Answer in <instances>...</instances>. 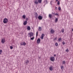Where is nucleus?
<instances>
[{
  "label": "nucleus",
  "mask_w": 73,
  "mask_h": 73,
  "mask_svg": "<svg viewBox=\"0 0 73 73\" xmlns=\"http://www.w3.org/2000/svg\"><path fill=\"white\" fill-rule=\"evenodd\" d=\"M40 41H41V40H40V39L38 38L37 40V43H38V44L40 43Z\"/></svg>",
  "instance_id": "f8f14e48"
},
{
  "label": "nucleus",
  "mask_w": 73,
  "mask_h": 73,
  "mask_svg": "<svg viewBox=\"0 0 73 73\" xmlns=\"http://www.w3.org/2000/svg\"><path fill=\"white\" fill-rule=\"evenodd\" d=\"M51 33H52V34H53L54 33V32H55V31L54 30H53V29H52L50 31Z\"/></svg>",
  "instance_id": "1a4fd4ad"
},
{
  "label": "nucleus",
  "mask_w": 73,
  "mask_h": 73,
  "mask_svg": "<svg viewBox=\"0 0 73 73\" xmlns=\"http://www.w3.org/2000/svg\"><path fill=\"white\" fill-rule=\"evenodd\" d=\"M54 56H56V55L54 54Z\"/></svg>",
  "instance_id": "ea45409f"
},
{
  "label": "nucleus",
  "mask_w": 73,
  "mask_h": 73,
  "mask_svg": "<svg viewBox=\"0 0 73 73\" xmlns=\"http://www.w3.org/2000/svg\"><path fill=\"white\" fill-rule=\"evenodd\" d=\"M57 39V38H55L54 39V40H56Z\"/></svg>",
  "instance_id": "e433bc0d"
},
{
  "label": "nucleus",
  "mask_w": 73,
  "mask_h": 73,
  "mask_svg": "<svg viewBox=\"0 0 73 73\" xmlns=\"http://www.w3.org/2000/svg\"><path fill=\"white\" fill-rule=\"evenodd\" d=\"M21 45H24V46H25V45H26V43L25 42H22L21 43Z\"/></svg>",
  "instance_id": "9b49d317"
},
{
  "label": "nucleus",
  "mask_w": 73,
  "mask_h": 73,
  "mask_svg": "<svg viewBox=\"0 0 73 73\" xmlns=\"http://www.w3.org/2000/svg\"><path fill=\"white\" fill-rule=\"evenodd\" d=\"M33 36V33L32 32H31L28 34V37H32Z\"/></svg>",
  "instance_id": "f257e3e1"
},
{
  "label": "nucleus",
  "mask_w": 73,
  "mask_h": 73,
  "mask_svg": "<svg viewBox=\"0 0 73 73\" xmlns=\"http://www.w3.org/2000/svg\"><path fill=\"white\" fill-rule=\"evenodd\" d=\"M45 36V34H42V35L41 36V37H40V38L41 39H43L44 38V37Z\"/></svg>",
  "instance_id": "423d86ee"
},
{
  "label": "nucleus",
  "mask_w": 73,
  "mask_h": 73,
  "mask_svg": "<svg viewBox=\"0 0 73 73\" xmlns=\"http://www.w3.org/2000/svg\"><path fill=\"white\" fill-rule=\"evenodd\" d=\"M5 39H2L1 40V42L3 43V44H4V42H5Z\"/></svg>",
  "instance_id": "9d476101"
},
{
  "label": "nucleus",
  "mask_w": 73,
  "mask_h": 73,
  "mask_svg": "<svg viewBox=\"0 0 73 73\" xmlns=\"http://www.w3.org/2000/svg\"><path fill=\"white\" fill-rule=\"evenodd\" d=\"M27 24V21H25L23 23V25H26Z\"/></svg>",
  "instance_id": "dca6fc26"
},
{
  "label": "nucleus",
  "mask_w": 73,
  "mask_h": 73,
  "mask_svg": "<svg viewBox=\"0 0 73 73\" xmlns=\"http://www.w3.org/2000/svg\"><path fill=\"white\" fill-rule=\"evenodd\" d=\"M41 2H42V0H38V2L39 3H41Z\"/></svg>",
  "instance_id": "4be33fe9"
},
{
  "label": "nucleus",
  "mask_w": 73,
  "mask_h": 73,
  "mask_svg": "<svg viewBox=\"0 0 73 73\" xmlns=\"http://www.w3.org/2000/svg\"><path fill=\"white\" fill-rule=\"evenodd\" d=\"M35 18H36V19H37V17H38V14H37V13H35Z\"/></svg>",
  "instance_id": "0eeeda50"
},
{
  "label": "nucleus",
  "mask_w": 73,
  "mask_h": 73,
  "mask_svg": "<svg viewBox=\"0 0 73 73\" xmlns=\"http://www.w3.org/2000/svg\"><path fill=\"white\" fill-rule=\"evenodd\" d=\"M55 45L56 46H58V43H55Z\"/></svg>",
  "instance_id": "2f4dec72"
},
{
  "label": "nucleus",
  "mask_w": 73,
  "mask_h": 73,
  "mask_svg": "<svg viewBox=\"0 0 73 73\" xmlns=\"http://www.w3.org/2000/svg\"><path fill=\"white\" fill-rule=\"evenodd\" d=\"M2 52V50H0V54H1V52Z\"/></svg>",
  "instance_id": "72a5a7b5"
},
{
  "label": "nucleus",
  "mask_w": 73,
  "mask_h": 73,
  "mask_svg": "<svg viewBox=\"0 0 73 73\" xmlns=\"http://www.w3.org/2000/svg\"><path fill=\"white\" fill-rule=\"evenodd\" d=\"M60 2L59 1H58V2H57V4H58V5H60Z\"/></svg>",
  "instance_id": "473e14b6"
},
{
  "label": "nucleus",
  "mask_w": 73,
  "mask_h": 73,
  "mask_svg": "<svg viewBox=\"0 0 73 73\" xmlns=\"http://www.w3.org/2000/svg\"><path fill=\"white\" fill-rule=\"evenodd\" d=\"M61 40H62L61 38H59L58 39V40L59 41V42H60V41H61Z\"/></svg>",
  "instance_id": "393cba45"
},
{
  "label": "nucleus",
  "mask_w": 73,
  "mask_h": 73,
  "mask_svg": "<svg viewBox=\"0 0 73 73\" xmlns=\"http://www.w3.org/2000/svg\"><path fill=\"white\" fill-rule=\"evenodd\" d=\"M57 7H55V9H57Z\"/></svg>",
  "instance_id": "58836bf2"
},
{
  "label": "nucleus",
  "mask_w": 73,
  "mask_h": 73,
  "mask_svg": "<svg viewBox=\"0 0 73 73\" xmlns=\"http://www.w3.org/2000/svg\"><path fill=\"white\" fill-rule=\"evenodd\" d=\"M28 18H26V21H27V20H28Z\"/></svg>",
  "instance_id": "4c0bfd02"
},
{
  "label": "nucleus",
  "mask_w": 73,
  "mask_h": 73,
  "mask_svg": "<svg viewBox=\"0 0 73 73\" xmlns=\"http://www.w3.org/2000/svg\"><path fill=\"white\" fill-rule=\"evenodd\" d=\"M52 14H49V18H50V19H52Z\"/></svg>",
  "instance_id": "f3484780"
},
{
  "label": "nucleus",
  "mask_w": 73,
  "mask_h": 73,
  "mask_svg": "<svg viewBox=\"0 0 73 73\" xmlns=\"http://www.w3.org/2000/svg\"><path fill=\"white\" fill-rule=\"evenodd\" d=\"M0 11H1V9H0Z\"/></svg>",
  "instance_id": "c03bdc74"
},
{
  "label": "nucleus",
  "mask_w": 73,
  "mask_h": 73,
  "mask_svg": "<svg viewBox=\"0 0 73 73\" xmlns=\"http://www.w3.org/2000/svg\"><path fill=\"white\" fill-rule=\"evenodd\" d=\"M42 16H41V15H39L38 17V19L40 20H42Z\"/></svg>",
  "instance_id": "20e7f679"
},
{
  "label": "nucleus",
  "mask_w": 73,
  "mask_h": 73,
  "mask_svg": "<svg viewBox=\"0 0 73 73\" xmlns=\"http://www.w3.org/2000/svg\"><path fill=\"white\" fill-rule=\"evenodd\" d=\"M53 67L52 66H51L50 67H49V69L51 71H52L53 70Z\"/></svg>",
  "instance_id": "39448f33"
},
{
  "label": "nucleus",
  "mask_w": 73,
  "mask_h": 73,
  "mask_svg": "<svg viewBox=\"0 0 73 73\" xmlns=\"http://www.w3.org/2000/svg\"><path fill=\"white\" fill-rule=\"evenodd\" d=\"M52 1H51L50 2V4H51V5H52Z\"/></svg>",
  "instance_id": "c9c22d12"
},
{
  "label": "nucleus",
  "mask_w": 73,
  "mask_h": 73,
  "mask_svg": "<svg viewBox=\"0 0 73 73\" xmlns=\"http://www.w3.org/2000/svg\"><path fill=\"white\" fill-rule=\"evenodd\" d=\"M58 9L59 11H61V7H59L58 8Z\"/></svg>",
  "instance_id": "c756f323"
},
{
  "label": "nucleus",
  "mask_w": 73,
  "mask_h": 73,
  "mask_svg": "<svg viewBox=\"0 0 73 73\" xmlns=\"http://www.w3.org/2000/svg\"><path fill=\"white\" fill-rule=\"evenodd\" d=\"M44 3L45 4H46L48 3V2H47V0H44Z\"/></svg>",
  "instance_id": "a211bd4d"
},
{
  "label": "nucleus",
  "mask_w": 73,
  "mask_h": 73,
  "mask_svg": "<svg viewBox=\"0 0 73 73\" xmlns=\"http://www.w3.org/2000/svg\"><path fill=\"white\" fill-rule=\"evenodd\" d=\"M66 62H65V61L64 60L62 62V64H63L64 65H65Z\"/></svg>",
  "instance_id": "6ab92c4d"
},
{
  "label": "nucleus",
  "mask_w": 73,
  "mask_h": 73,
  "mask_svg": "<svg viewBox=\"0 0 73 73\" xmlns=\"http://www.w3.org/2000/svg\"><path fill=\"white\" fill-rule=\"evenodd\" d=\"M27 29L28 31H30L31 30V27H30V26H28Z\"/></svg>",
  "instance_id": "2eb2a0df"
},
{
  "label": "nucleus",
  "mask_w": 73,
  "mask_h": 73,
  "mask_svg": "<svg viewBox=\"0 0 73 73\" xmlns=\"http://www.w3.org/2000/svg\"><path fill=\"white\" fill-rule=\"evenodd\" d=\"M66 52H69V49H68V48H67V49L66 50Z\"/></svg>",
  "instance_id": "a878e982"
},
{
  "label": "nucleus",
  "mask_w": 73,
  "mask_h": 73,
  "mask_svg": "<svg viewBox=\"0 0 73 73\" xmlns=\"http://www.w3.org/2000/svg\"><path fill=\"white\" fill-rule=\"evenodd\" d=\"M34 3H35V4H37L38 3V1H37V0H36L34 2Z\"/></svg>",
  "instance_id": "4468645a"
},
{
  "label": "nucleus",
  "mask_w": 73,
  "mask_h": 73,
  "mask_svg": "<svg viewBox=\"0 0 73 73\" xmlns=\"http://www.w3.org/2000/svg\"><path fill=\"white\" fill-rule=\"evenodd\" d=\"M30 38H31V40H33V39H34V38H35V37L33 36L32 38H31V37H30Z\"/></svg>",
  "instance_id": "aec40b11"
},
{
  "label": "nucleus",
  "mask_w": 73,
  "mask_h": 73,
  "mask_svg": "<svg viewBox=\"0 0 73 73\" xmlns=\"http://www.w3.org/2000/svg\"><path fill=\"white\" fill-rule=\"evenodd\" d=\"M10 48L11 49H13V46H10Z\"/></svg>",
  "instance_id": "c85d7f7f"
},
{
  "label": "nucleus",
  "mask_w": 73,
  "mask_h": 73,
  "mask_svg": "<svg viewBox=\"0 0 73 73\" xmlns=\"http://www.w3.org/2000/svg\"><path fill=\"white\" fill-rule=\"evenodd\" d=\"M54 15H56L57 16H58V14H55Z\"/></svg>",
  "instance_id": "f704fd0d"
},
{
  "label": "nucleus",
  "mask_w": 73,
  "mask_h": 73,
  "mask_svg": "<svg viewBox=\"0 0 73 73\" xmlns=\"http://www.w3.org/2000/svg\"><path fill=\"white\" fill-rule=\"evenodd\" d=\"M29 61L28 60H27L25 61V64L26 65H27L28 64H29Z\"/></svg>",
  "instance_id": "6e6552de"
},
{
  "label": "nucleus",
  "mask_w": 73,
  "mask_h": 73,
  "mask_svg": "<svg viewBox=\"0 0 73 73\" xmlns=\"http://www.w3.org/2000/svg\"><path fill=\"white\" fill-rule=\"evenodd\" d=\"M56 1H58V0H56Z\"/></svg>",
  "instance_id": "79ce46f5"
},
{
  "label": "nucleus",
  "mask_w": 73,
  "mask_h": 73,
  "mask_svg": "<svg viewBox=\"0 0 73 73\" xmlns=\"http://www.w3.org/2000/svg\"><path fill=\"white\" fill-rule=\"evenodd\" d=\"M23 19H25V18H26V16H25V15H24L23 16Z\"/></svg>",
  "instance_id": "5701e85b"
},
{
  "label": "nucleus",
  "mask_w": 73,
  "mask_h": 73,
  "mask_svg": "<svg viewBox=\"0 0 73 73\" xmlns=\"http://www.w3.org/2000/svg\"><path fill=\"white\" fill-rule=\"evenodd\" d=\"M38 31H37L36 33V37H37V36H38Z\"/></svg>",
  "instance_id": "cd10ccee"
},
{
  "label": "nucleus",
  "mask_w": 73,
  "mask_h": 73,
  "mask_svg": "<svg viewBox=\"0 0 73 73\" xmlns=\"http://www.w3.org/2000/svg\"><path fill=\"white\" fill-rule=\"evenodd\" d=\"M58 21V18H56L55 20V23H57Z\"/></svg>",
  "instance_id": "412c9836"
},
{
  "label": "nucleus",
  "mask_w": 73,
  "mask_h": 73,
  "mask_svg": "<svg viewBox=\"0 0 73 73\" xmlns=\"http://www.w3.org/2000/svg\"><path fill=\"white\" fill-rule=\"evenodd\" d=\"M62 44L63 45H65V42L64 41H63L62 42Z\"/></svg>",
  "instance_id": "7c9ffc66"
},
{
  "label": "nucleus",
  "mask_w": 73,
  "mask_h": 73,
  "mask_svg": "<svg viewBox=\"0 0 73 73\" xmlns=\"http://www.w3.org/2000/svg\"><path fill=\"white\" fill-rule=\"evenodd\" d=\"M50 60L51 61H54L55 60V58L54 57H52L50 58Z\"/></svg>",
  "instance_id": "7ed1b4c3"
},
{
  "label": "nucleus",
  "mask_w": 73,
  "mask_h": 73,
  "mask_svg": "<svg viewBox=\"0 0 73 73\" xmlns=\"http://www.w3.org/2000/svg\"><path fill=\"white\" fill-rule=\"evenodd\" d=\"M52 14H53V15H54V14H54V13H53Z\"/></svg>",
  "instance_id": "a19ab883"
},
{
  "label": "nucleus",
  "mask_w": 73,
  "mask_h": 73,
  "mask_svg": "<svg viewBox=\"0 0 73 73\" xmlns=\"http://www.w3.org/2000/svg\"><path fill=\"white\" fill-rule=\"evenodd\" d=\"M62 33H64V29H62Z\"/></svg>",
  "instance_id": "b1692460"
},
{
  "label": "nucleus",
  "mask_w": 73,
  "mask_h": 73,
  "mask_svg": "<svg viewBox=\"0 0 73 73\" xmlns=\"http://www.w3.org/2000/svg\"><path fill=\"white\" fill-rule=\"evenodd\" d=\"M61 69H64V66H61Z\"/></svg>",
  "instance_id": "bb28decb"
},
{
  "label": "nucleus",
  "mask_w": 73,
  "mask_h": 73,
  "mask_svg": "<svg viewBox=\"0 0 73 73\" xmlns=\"http://www.w3.org/2000/svg\"><path fill=\"white\" fill-rule=\"evenodd\" d=\"M42 29V28H41V27H38V31H41V30Z\"/></svg>",
  "instance_id": "ddd939ff"
},
{
  "label": "nucleus",
  "mask_w": 73,
  "mask_h": 73,
  "mask_svg": "<svg viewBox=\"0 0 73 73\" xmlns=\"http://www.w3.org/2000/svg\"><path fill=\"white\" fill-rule=\"evenodd\" d=\"M8 19L5 18L3 20V23H4V24H6L7 23H8Z\"/></svg>",
  "instance_id": "f03ea898"
},
{
  "label": "nucleus",
  "mask_w": 73,
  "mask_h": 73,
  "mask_svg": "<svg viewBox=\"0 0 73 73\" xmlns=\"http://www.w3.org/2000/svg\"><path fill=\"white\" fill-rule=\"evenodd\" d=\"M39 58H40V57H39Z\"/></svg>",
  "instance_id": "37998d69"
}]
</instances>
